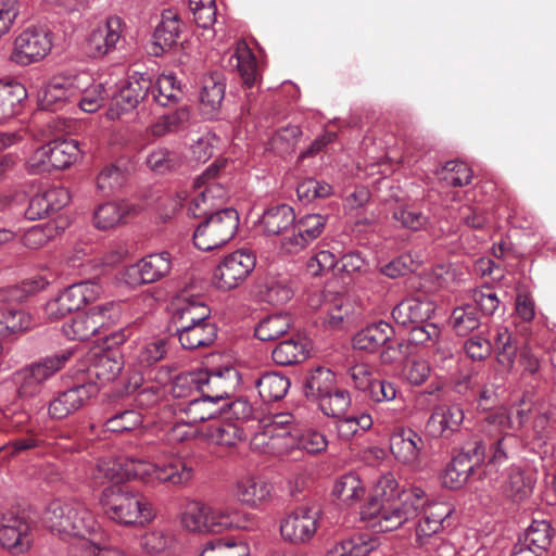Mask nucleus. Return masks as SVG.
Returning a JSON list of instances; mask_svg holds the SVG:
<instances>
[{
  "label": "nucleus",
  "mask_w": 556,
  "mask_h": 556,
  "mask_svg": "<svg viewBox=\"0 0 556 556\" xmlns=\"http://www.w3.org/2000/svg\"><path fill=\"white\" fill-rule=\"evenodd\" d=\"M280 534L285 542L302 546L315 536H331L333 531L325 527L323 511L316 506L301 505L280 521Z\"/></svg>",
  "instance_id": "nucleus-5"
},
{
  "label": "nucleus",
  "mask_w": 556,
  "mask_h": 556,
  "mask_svg": "<svg viewBox=\"0 0 556 556\" xmlns=\"http://www.w3.org/2000/svg\"><path fill=\"white\" fill-rule=\"evenodd\" d=\"M226 84L219 73H214L203 78L200 90V104L204 115L214 118L225 98Z\"/></svg>",
  "instance_id": "nucleus-28"
},
{
  "label": "nucleus",
  "mask_w": 556,
  "mask_h": 556,
  "mask_svg": "<svg viewBox=\"0 0 556 556\" xmlns=\"http://www.w3.org/2000/svg\"><path fill=\"white\" fill-rule=\"evenodd\" d=\"M98 391L94 383L75 384L58 392L48 404L51 419L62 420L78 412Z\"/></svg>",
  "instance_id": "nucleus-14"
},
{
  "label": "nucleus",
  "mask_w": 556,
  "mask_h": 556,
  "mask_svg": "<svg viewBox=\"0 0 556 556\" xmlns=\"http://www.w3.org/2000/svg\"><path fill=\"white\" fill-rule=\"evenodd\" d=\"M50 164L53 169H64L76 162L83 153L79 142L75 139H54L47 143Z\"/></svg>",
  "instance_id": "nucleus-36"
},
{
  "label": "nucleus",
  "mask_w": 556,
  "mask_h": 556,
  "mask_svg": "<svg viewBox=\"0 0 556 556\" xmlns=\"http://www.w3.org/2000/svg\"><path fill=\"white\" fill-rule=\"evenodd\" d=\"M194 476V463L192 459L179 456H170L156 464V479L172 485H185Z\"/></svg>",
  "instance_id": "nucleus-27"
},
{
  "label": "nucleus",
  "mask_w": 556,
  "mask_h": 556,
  "mask_svg": "<svg viewBox=\"0 0 556 556\" xmlns=\"http://www.w3.org/2000/svg\"><path fill=\"white\" fill-rule=\"evenodd\" d=\"M172 269L170 254L166 251L152 253L142 257L125 270V281L131 286L153 283L169 274Z\"/></svg>",
  "instance_id": "nucleus-13"
},
{
  "label": "nucleus",
  "mask_w": 556,
  "mask_h": 556,
  "mask_svg": "<svg viewBox=\"0 0 556 556\" xmlns=\"http://www.w3.org/2000/svg\"><path fill=\"white\" fill-rule=\"evenodd\" d=\"M26 98L27 91L22 84L0 81V123L16 115Z\"/></svg>",
  "instance_id": "nucleus-35"
},
{
  "label": "nucleus",
  "mask_w": 556,
  "mask_h": 556,
  "mask_svg": "<svg viewBox=\"0 0 556 556\" xmlns=\"http://www.w3.org/2000/svg\"><path fill=\"white\" fill-rule=\"evenodd\" d=\"M176 83L174 75H163L156 81L152 80L150 103L161 108L176 105L182 96V91L179 87H176Z\"/></svg>",
  "instance_id": "nucleus-40"
},
{
  "label": "nucleus",
  "mask_w": 556,
  "mask_h": 556,
  "mask_svg": "<svg viewBox=\"0 0 556 556\" xmlns=\"http://www.w3.org/2000/svg\"><path fill=\"white\" fill-rule=\"evenodd\" d=\"M290 386L291 382L287 376L275 371L264 372L255 380L258 394L265 402H274L283 399Z\"/></svg>",
  "instance_id": "nucleus-37"
},
{
  "label": "nucleus",
  "mask_w": 556,
  "mask_h": 556,
  "mask_svg": "<svg viewBox=\"0 0 556 556\" xmlns=\"http://www.w3.org/2000/svg\"><path fill=\"white\" fill-rule=\"evenodd\" d=\"M190 112L187 106H180L174 111L162 114L150 126V131L154 137H163L176 132L189 121Z\"/></svg>",
  "instance_id": "nucleus-48"
},
{
  "label": "nucleus",
  "mask_w": 556,
  "mask_h": 556,
  "mask_svg": "<svg viewBox=\"0 0 556 556\" xmlns=\"http://www.w3.org/2000/svg\"><path fill=\"white\" fill-rule=\"evenodd\" d=\"M372 417L367 413L358 415L340 416L336 420L338 437L343 441H350L353 437L365 432L372 427Z\"/></svg>",
  "instance_id": "nucleus-49"
},
{
  "label": "nucleus",
  "mask_w": 556,
  "mask_h": 556,
  "mask_svg": "<svg viewBox=\"0 0 556 556\" xmlns=\"http://www.w3.org/2000/svg\"><path fill=\"white\" fill-rule=\"evenodd\" d=\"M392 217L401 227L413 231H418L428 224V217L419 208L410 204L396 206L393 210Z\"/></svg>",
  "instance_id": "nucleus-59"
},
{
  "label": "nucleus",
  "mask_w": 556,
  "mask_h": 556,
  "mask_svg": "<svg viewBox=\"0 0 556 556\" xmlns=\"http://www.w3.org/2000/svg\"><path fill=\"white\" fill-rule=\"evenodd\" d=\"M394 336L393 327L386 321H378L368 325L356 332L352 339L354 350L374 354L381 348L392 349L391 340Z\"/></svg>",
  "instance_id": "nucleus-22"
},
{
  "label": "nucleus",
  "mask_w": 556,
  "mask_h": 556,
  "mask_svg": "<svg viewBox=\"0 0 556 556\" xmlns=\"http://www.w3.org/2000/svg\"><path fill=\"white\" fill-rule=\"evenodd\" d=\"M435 312V304L428 298L403 300L392 309V318L397 325L409 326L428 321Z\"/></svg>",
  "instance_id": "nucleus-23"
},
{
  "label": "nucleus",
  "mask_w": 556,
  "mask_h": 556,
  "mask_svg": "<svg viewBox=\"0 0 556 556\" xmlns=\"http://www.w3.org/2000/svg\"><path fill=\"white\" fill-rule=\"evenodd\" d=\"M141 207L129 201L106 202L99 205L93 214V224L100 230H110L135 216Z\"/></svg>",
  "instance_id": "nucleus-24"
},
{
  "label": "nucleus",
  "mask_w": 556,
  "mask_h": 556,
  "mask_svg": "<svg viewBox=\"0 0 556 556\" xmlns=\"http://www.w3.org/2000/svg\"><path fill=\"white\" fill-rule=\"evenodd\" d=\"M88 75L71 77H53L39 92V103L43 110L56 111L66 102H74L79 96V83Z\"/></svg>",
  "instance_id": "nucleus-15"
},
{
  "label": "nucleus",
  "mask_w": 556,
  "mask_h": 556,
  "mask_svg": "<svg viewBox=\"0 0 556 556\" xmlns=\"http://www.w3.org/2000/svg\"><path fill=\"white\" fill-rule=\"evenodd\" d=\"M100 504L106 517L123 526H137L153 518L151 504L138 491L121 485L105 488Z\"/></svg>",
  "instance_id": "nucleus-3"
},
{
  "label": "nucleus",
  "mask_w": 556,
  "mask_h": 556,
  "mask_svg": "<svg viewBox=\"0 0 556 556\" xmlns=\"http://www.w3.org/2000/svg\"><path fill=\"white\" fill-rule=\"evenodd\" d=\"M89 80L90 77L88 76V80L83 78L79 83V96L74 102L78 104L81 111L93 113L103 105L109 93L102 83L88 85Z\"/></svg>",
  "instance_id": "nucleus-45"
},
{
  "label": "nucleus",
  "mask_w": 556,
  "mask_h": 556,
  "mask_svg": "<svg viewBox=\"0 0 556 556\" xmlns=\"http://www.w3.org/2000/svg\"><path fill=\"white\" fill-rule=\"evenodd\" d=\"M441 179L452 187L467 186L472 179V170L464 162L450 161L442 168Z\"/></svg>",
  "instance_id": "nucleus-64"
},
{
  "label": "nucleus",
  "mask_w": 556,
  "mask_h": 556,
  "mask_svg": "<svg viewBox=\"0 0 556 556\" xmlns=\"http://www.w3.org/2000/svg\"><path fill=\"white\" fill-rule=\"evenodd\" d=\"M62 331L67 339L79 341L89 340L99 334L87 311L84 314L76 315L71 323L64 324Z\"/></svg>",
  "instance_id": "nucleus-56"
},
{
  "label": "nucleus",
  "mask_w": 556,
  "mask_h": 556,
  "mask_svg": "<svg viewBox=\"0 0 556 556\" xmlns=\"http://www.w3.org/2000/svg\"><path fill=\"white\" fill-rule=\"evenodd\" d=\"M123 22L118 16H111L106 22L91 31L87 39V51L92 58H102L117 49L123 41Z\"/></svg>",
  "instance_id": "nucleus-20"
},
{
  "label": "nucleus",
  "mask_w": 556,
  "mask_h": 556,
  "mask_svg": "<svg viewBox=\"0 0 556 556\" xmlns=\"http://www.w3.org/2000/svg\"><path fill=\"white\" fill-rule=\"evenodd\" d=\"M534 479L520 467L511 466L498 484L501 494L516 503L523 502L532 494Z\"/></svg>",
  "instance_id": "nucleus-26"
},
{
  "label": "nucleus",
  "mask_w": 556,
  "mask_h": 556,
  "mask_svg": "<svg viewBox=\"0 0 556 556\" xmlns=\"http://www.w3.org/2000/svg\"><path fill=\"white\" fill-rule=\"evenodd\" d=\"M42 520L51 532L63 540L78 538L85 541L88 535L100 530L92 511L77 500L52 501L46 508Z\"/></svg>",
  "instance_id": "nucleus-2"
},
{
  "label": "nucleus",
  "mask_w": 556,
  "mask_h": 556,
  "mask_svg": "<svg viewBox=\"0 0 556 556\" xmlns=\"http://www.w3.org/2000/svg\"><path fill=\"white\" fill-rule=\"evenodd\" d=\"M422 517L418 520L416 534L419 539L431 536L440 531L444 520L451 515L452 509L444 503H435L420 510Z\"/></svg>",
  "instance_id": "nucleus-39"
},
{
  "label": "nucleus",
  "mask_w": 556,
  "mask_h": 556,
  "mask_svg": "<svg viewBox=\"0 0 556 556\" xmlns=\"http://www.w3.org/2000/svg\"><path fill=\"white\" fill-rule=\"evenodd\" d=\"M225 166V161L214 162L195 179L194 187L199 193L190 201L188 207L190 216L202 217L211 211L223 208L222 205L229 197Z\"/></svg>",
  "instance_id": "nucleus-4"
},
{
  "label": "nucleus",
  "mask_w": 556,
  "mask_h": 556,
  "mask_svg": "<svg viewBox=\"0 0 556 556\" xmlns=\"http://www.w3.org/2000/svg\"><path fill=\"white\" fill-rule=\"evenodd\" d=\"M52 49L51 33L42 27H28L14 40L11 61L18 65H29L42 60Z\"/></svg>",
  "instance_id": "nucleus-11"
},
{
  "label": "nucleus",
  "mask_w": 556,
  "mask_h": 556,
  "mask_svg": "<svg viewBox=\"0 0 556 556\" xmlns=\"http://www.w3.org/2000/svg\"><path fill=\"white\" fill-rule=\"evenodd\" d=\"M292 325L289 314H275L262 319L255 327L254 336L261 341H274L288 332Z\"/></svg>",
  "instance_id": "nucleus-47"
},
{
  "label": "nucleus",
  "mask_w": 556,
  "mask_h": 556,
  "mask_svg": "<svg viewBox=\"0 0 556 556\" xmlns=\"http://www.w3.org/2000/svg\"><path fill=\"white\" fill-rule=\"evenodd\" d=\"M176 336L186 350L208 346L217 338V328L215 324H202L200 326H177Z\"/></svg>",
  "instance_id": "nucleus-31"
},
{
  "label": "nucleus",
  "mask_w": 556,
  "mask_h": 556,
  "mask_svg": "<svg viewBox=\"0 0 556 556\" xmlns=\"http://www.w3.org/2000/svg\"><path fill=\"white\" fill-rule=\"evenodd\" d=\"M180 409L186 414L188 424H200L220 417L225 406L215 401L211 395L201 392L199 395L188 400Z\"/></svg>",
  "instance_id": "nucleus-30"
},
{
  "label": "nucleus",
  "mask_w": 556,
  "mask_h": 556,
  "mask_svg": "<svg viewBox=\"0 0 556 556\" xmlns=\"http://www.w3.org/2000/svg\"><path fill=\"white\" fill-rule=\"evenodd\" d=\"M332 493L343 503L353 504L363 497L365 490L358 476L350 472L336 481Z\"/></svg>",
  "instance_id": "nucleus-54"
},
{
  "label": "nucleus",
  "mask_w": 556,
  "mask_h": 556,
  "mask_svg": "<svg viewBox=\"0 0 556 556\" xmlns=\"http://www.w3.org/2000/svg\"><path fill=\"white\" fill-rule=\"evenodd\" d=\"M71 353H59L40 358L13 374V382L16 386L21 399L37 396L46 381L61 370L68 361Z\"/></svg>",
  "instance_id": "nucleus-8"
},
{
  "label": "nucleus",
  "mask_w": 556,
  "mask_h": 556,
  "mask_svg": "<svg viewBox=\"0 0 556 556\" xmlns=\"http://www.w3.org/2000/svg\"><path fill=\"white\" fill-rule=\"evenodd\" d=\"M202 392L223 403L229 399L240 383V375L235 367L227 366L215 370H201Z\"/></svg>",
  "instance_id": "nucleus-19"
},
{
  "label": "nucleus",
  "mask_w": 556,
  "mask_h": 556,
  "mask_svg": "<svg viewBox=\"0 0 556 556\" xmlns=\"http://www.w3.org/2000/svg\"><path fill=\"white\" fill-rule=\"evenodd\" d=\"M166 354L163 339H153L140 343L134 354L135 361L142 368H149L160 362Z\"/></svg>",
  "instance_id": "nucleus-58"
},
{
  "label": "nucleus",
  "mask_w": 556,
  "mask_h": 556,
  "mask_svg": "<svg viewBox=\"0 0 556 556\" xmlns=\"http://www.w3.org/2000/svg\"><path fill=\"white\" fill-rule=\"evenodd\" d=\"M255 440H262L267 452L279 456L287 455L294 450L317 455L326 452L329 444L326 434L313 428L295 432L283 430L268 438L266 433H263L256 435Z\"/></svg>",
  "instance_id": "nucleus-7"
},
{
  "label": "nucleus",
  "mask_w": 556,
  "mask_h": 556,
  "mask_svg": "<svg viewBox=\"0 0 556 556\" xmlns=\"http://www.w3.org/2000/svg\"><path fill=\"white\" fill-rule=\"evenodd\" d=\"M193 233V243L201 251H212L226 244L239 228V214L232 207L214 210L203 215Z\"/></svg>",
  "instance_id": "nucleus-6"
},
{
  "label": "nucleus",
  "mask_w": 556,
  "mask_h": 556,
  "mask_svg": "<svg viewBox=\"0 0 556 556\" xmlns=\"http://www.w3.org/2000/svg\"><path fill=\"white\" fill-rule=\"evenodd\" d=\"M198 556H250V547L242 540L215 539L206 542Z\"/></svg>",
  "instance_id": "nucleus-46"
},
{
  "label": "nucleus",
  "mask_w": 556,
  "mask_h": 556,
  "mask_svg": "<svg viewBox=\"0 0 556 556\" xmlns=\"http://www.w3.org/2000/svg\"><path fill=\"white\" fill-rule=\"evenodd\" d=\"M426 493L418 486L403 490L396 497L371 498L362 509V518L381 532L397 530L414 521L426 504Z\"/></svg>",
  "instance_id": "nucleus-1"
},
{
  "label": "nucleus",
  "mask_w": 556,
  "mask_h": 556,
  "mask_svg": "<svg viewBox=\"0 0 556 556\" xmlns=\"http://www.w3.org/2000/svg\"><path fill=\"white\" fill-rule=\"evenodd\" d=\"M307 350L300 340L289 339L280 342L271 352V358L277 365L289 366L306 358Z\"/></svg>",
  "instance_id": "nucleus-52"
},
{
  "label": "nucleus",
  "mask_w": 556,
  "mask_h": 556,
  "mask_svg": "<svg viewBox=\"0 0 556 556\" xmlns=\"http://www.w3.org/2000/svg\"><path fill=\"white\" fill-rule=\"evenodd\" d=\"M485 444V454L489 451L488 467L498 466L506 463L509 458V453L516 441L511 434L497 435L485 440H476Z\"/></svg>",
  "instance_id": "nucleus-53"
},
{
  "label": "nucleus",
  "mask_w": 556,
  "mask_h": 556,
  "mask_svg": "<svg viewBox=\"0 0 556 556\" xmlns=\"http://www.w3.org/2000/svg\"><path fill=\"white\" fill-rule=\"evenodd\" d=\"M123 457H104L88 468L87 476L94 485L104 484L106 481L119 482L124 480Z\"/></svg>",
  "instance_id": "nucleus-38"
},
{
  "label": "nucleus",
  "mask_w": 556,
  "mask_h": 556,
  "mask_svg": "<svg viewBox=\"0 0 556 556\" xmlns=\"http://www.w3.org/2000/svg\"><path fill=\"white\" fill-rule=\"evenodd\" d=\"M321 412L326 416L340 417L342 416L351 404V396L349 391L344 389H336L318 402Z\"/></svg>",
  "instance_id": "nucleus-62"
},
{
  "label": "nucleus",
  "mask_w": 556,
  "mask_h": 556,
  "mask_svg": "<svg viewBox=\"0 0 556 556\" xmlns=\"http://www.w3.org/2000/svg\"><path fill=\"white\" fill-rule=\"evenodd\" d=\"M527 544L533 545L540 552L545 553L552 541V528L545 520H534L527 528L523 536Z\"/></svg>",
  "instance_id": "nucleus-63"
},
{
  "label": "nucleus",
  "mask_w": 556,
  "mask_h": 556,
  "mask_svg": "<svg viewBox=\"0 0 556 556\" xmlns=\"http://www.w3.org/2000/svg\"><path fill=\"white\" fill-rule=\"evenodd\" d=\"M255 255L249 250H237L225 256L215 268L213 279L218 289L231 290L240 286L253 271Z\"/></svg>",
  "instance_id": "nucleus-12"
},
{
  "label": "nucleus",
  "mask_w": 556,
  "mask_h": 556,
  "mask_svg": "<svg viewBox=\"0 0 556 556\" xmlns=\"http://www.w3.org/2000/svg\"><path fill=\"white\" fill-rule=\"evenodd\" d=\"M200 371H188L179 374L173 381L170 392L176 399L187 401L202 392V380Z\"/></svg>",
  "instance_id": "nucleus-55"
},
{
  "label": "nucleus",
  "mask_w": 556,
  "mask_h": 556,
  "mask_svg": "<svg viewBox=\"0 0 556 556\" xmlns=\"http://www.w3.org/2000/svg\"><path fill=\"white\" fill-rule=\"evenodd\" d=\"M0 545L16 554L27 552L31 545L29 523L13 514L0 513Z\"/></svg>",
  "instance_id": "nucleus-18"
},
{
  "label": "nucleus",
  "mask_w": 556,
  "mask_h": 556,
  "mask_svg": "<svg viewBox=\"0 0 556 556\" xmlns=\"http://www.w3.org/2000/svg\"><path fill=\"white\" fill-rule=\"evenodd\" d=\"M202 324H214L211 318L210 307L202 302L187 303L174 315L175 327L200 326Z\"/></svg>",
  "instance_id": "nucleus-50"
},
{
  "label": "nucleus",
  "mask_w": 556,
  "mask_h": 556,
  "mask_svg": "<svg viewBox=\"0 0 556 556\" xmlns=\"http://www.w3.org/2000/svg\"><path fill=\"white\" fill-rule=\"evenodd\" d=\"M450 325L457 336L465 337L480 328L481 315L477 312V306L467 303L453 309Z\"/></svg>",
  "instance_id": "nucleus-42"
},
{
  "label": "nucleus",
  "mask_w": 556,
  "mask_h": 556,
  "mask_svg": "<svg viewBox=\"0 0 556 556\" xmlns=\"http://www.w3.org/2000/svg\"><path fill=\"white\" fill-rule=\"evenodd\" d=\"M336 387V375L326 367L311 370L303 382L304 394L312 401H321Z\"/></svg>",
  "instance_id": "nucleus-33"
},
{
  "label": "nucleus",
  "mask_w": 556,
  "mask_h": 556,
  "mask_svg": "<svg viewBox=\"0 0 556 556\" xmlns=\"http://www.w3.org/2000/svg\"><path fill=\"white\" fill-rule=\"evenodd\" d=\"M141 413L135 409H127L109 417L103 427L110 432L132 431L142 425Z\"/></svg>",
  "instance_id": "nucleus-61"
},
{
  "label": "nucleus",
  "mask_w": 556,
  "mask_h": 556,
  "mask_svg": "<svg viewBox=\"0 0 556 556\" xmlns=\"http://www.w3.org/2000/svg\"><path fill=\"white\" fill-rule=\"evenodd\" d=\"M230 62L238 68L240 76L248 87L254 86L258 79V70L255 55L244 41L237 45Z\"/></svg>",
  "instance_id": "nucleus-44"
},
{
  "label": "nucleus",
  "mask_w": 556,
  "mask_h": 556,
  "mask_svg": "<svg viewBox=\"0 0 556 556\" xmlns=\"http://www.w3.org/2000/svg\"><path fill=\"white\" fill-rule=\"evenodd\" d=\"M236 495L240 502L256 506L270 495V486L254 477H243L237 482Z\"/></svg>",
  "instance_id": "nucleus-43"
},
{
  "label": "nucleus",
  "mask_w": 556,
  "mask_h": 556,
  "mask_svg": "<svg viewBox=\"0 0 556 556\" xmlns=\"http://www.w3.org/2000/svg\"><path fill=\"white\" fill-rule=\"evenodd\" d=\"M93 320V326L99 334L113 326L121 317V304L115 301H106L96 304L87 309Z\"/></svg>",
  "instance_id": "nucleus-51"
},
{
  "label": "nucleus",
  "mask_w": 556,
  "mask_h": 556,
  "mask_svg": "<svg viewBox=\"0 0 556 556\" xmlns=\"http://www.w3.org/2000/svg\"><path fill=\"white\" fill-rule=\"evenodd\" d=\"M295 213L288 204H277L264 211L260 225L265 235L279 236L294 229Z\"/></svg>",
  "instance_id": "nucleus-29"
},
{
  "label": "nucleus",
  "mask_w": 556,
  "mask_h": 556,
  "mask_svg": "<svg viewBox=\"0 0 556 556\" xmlns=\"http://www.w3.org/2000/svg\"><path fill=\"white\" fill-rule=\"evenodd\" d=\"M215 533L227 530H251L255 526V518L237 506L217 507L215 513Z\"/></svg>",
  "instance_id": "nucleus-34"
},
{
  "label": "nucleus",
  "mask_w": 556,
  "mask_h": 556,
  "mask_svg": "<svg viewBox=\"0 0 556 556\" xmlns=\"http://www.w3.org/2000/svg\"><path fill=\"white\" fill-rule=\"evenodd\" d=\"M181 22L179 15L172 10L163 12L162 20L154 30V53L165 52L173 48L179 38Z\"/></svg>",
  "instance_id": "nucleus-32"
},
{
  "label": "nucleus",
  "mask_w": 556,
  "mask_h": 556,
  "mask_svg": "<svg viewBox=\"0 0 556 556\" xmlns=\"http://www.w3.org/2000/svg\"><path fill=\"white\" fill-rule=\"evenodd\" d=\"M379 546L377 538L370 534H359L342 541L329 549L326 556H368Z\"/></svg>",
  "instance_id": "nucleus-41"
},
{
  "label": "nucleus",
  "mask_w": 556,
  "mask_h": 556,
  "mask_svg": "<svg viewBox=\"0 0 556 556\" xmlns=\"http://www.w3.org/2000/svg\"><path fill=\"white\" fill-rule=\"evenodd\" d=\"M152 79L141 73H134L117 85V91L113 93L108 115L111 118H119L122 114L136 109L140 102L150 103V89Z\"/></svg>",
  "instance_id": "nucleus-9"
},
{
  "label": "nucleus",
  "mask_w": 556,
  "mask_h": 556,
  "mask_svg": "<svg viewBox=\"0 0 556 556\" xmlns=\"http://www.w3.org/2000/svg\"><path fill=\"white\" fill-rule=\"evenodd\" d=\"M465 419V413L458 404H442L433 408L430 414L425 430L433 438H450L459 431Z\"/></svg>",
  "instance_id": "nucleus-17"
},
{
  "label": "nucleus",
  "mask_w": 556,
  "mask_h": 556,
  "mask_svg": "<svg viewBox=\"0 0 556 556\" xmlns=\"http://www.w3.org/2000/svg\"><path fill=\"white\" fill-rule=\"evenodd\" d=\"M328 217L321 214H306L296 223L291 236L283 237L281 248L289 254H295L316 240L325 230Z\"/></svg>",
  "instance_id": "nucleus-16"
},
{
  "label": "nucleus",
  "mask_w": 556,
  "mask_h": 556,
  "mask_svg": "<svg viewBox=\"0 0 556 556\" xmlns=\"http://www.w3.org/2000/svg\"><path fill=\"white\" fill-rule=\"evenodd\" d=\"M63 228L55 222L39 224L27 229L23 235V243L29 249H39L56 237Z\"/></svg>",
  "instance_id": "nucleus-57"
},
{
  "label": "nucleus",
  "mask_w": 556,
  "mask_h": 556,
  "mask_svg": "<svg viewBox=\"0 0 556 556\" xmlns=\"http://www.w3.org/2000/svg\"><path fill=\"white\" fill-rule=\"evenodd\" d=\"M425 448L422 437L412 428L399 427L390 435V450L404 465H416Z\"/></svg>",
  "instance_id": "nucleus-21"
},
{
  "label": "nucleus",
  "mask_w": 556,
  "mask_h": 556,
  "mask_svg": "<svg viewBox=\"0 0 556 556\" xmlns=\"http://www.w3.org/2000/svg\"><path fill=\"white\" fill-rule=\"evenodd\" d=\"M216 508L200 501H190L181 514V526L190 532L215 533Z\"/></svg>",
  "instance_id": "nucleus-25"
},
{
  "label": "nucleus",
  "mask_w": 556,
  "mask_h": 556,
  "mask_svg": "<svg viewBox=\"0 0 556 556\" xmlns=\"http://www.w3.org/2000/svg\"><path fill=\"white\" fill-rule=\"evenodd\" d=\"M484 460L485 444L478 441L468 443L446 467L442 477L443 484L453 490L462 488Z\"/></svg>",
  "instance_id": "nucleus-10"
},
{
  "label": "nucleus",
  "mask_w": 556,
  "mask_h": 556,
  "mask_svg": "<svg viewBox=\"0 0 556 556\" xmlns=\"http://www.w3.org/2000/svg\"><path fill=\"white\" fill-rule=\"evenodd\" d=\"M1 337L27 330L31 327V317L22 309L7 308L0 312Z\"/></svg>",
  "instance_id": "nucleus-60"
}]
</instances>
